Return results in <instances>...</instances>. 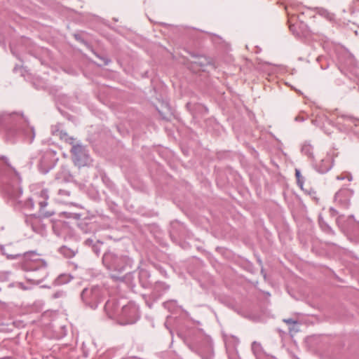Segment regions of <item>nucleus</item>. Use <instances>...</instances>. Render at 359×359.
I'll return each instance as SVG.
<instances>
[{"label": "nucleus", "mask_w": 359, "mask_h": 359, "mask_svg": "<svg viewBox=\"0 0 359 359\" xmlns=\"http://www.w3.org/2000/svg\"><path fill=\"white\" fill-rule=\"evenodd\" d=\"M38 203L39 205V217H49L53 215V212L46 211L45 208L48 205V192L46 189H43L37 194Z\"/></svg>", "instance_id": "nucleus-6"}, {"label": "nucleus", "mask_w": 359, "mask_h": 359, "mask_svg": "<svg viewBox=\"0 0 359 359\" xmlns=\"http://www.w3.org/2000/svg\"><path fill=\"white\" fill-rule=\"evenodd\" d=\"M322 231L325 233H330L332 231L330 226H320Z\"/></svg>", "instance_id": "nucleus-21"}, {"label": "nucleus", "mask_w": 359, "mask_h": 359, "mask_svg": "<svg viewBox=\"0 0 359 359\" xmlns=\"http://www.w3.org/2000/svg\"><path fill=\"white\" fill-rule=\"evenodd\" d=\"M55 201L59 203L73 204L70 201V191L65 189H60L58 191Z\"/></svg>", "instance_id": "nucleus-9"}, {"label": "nucleus", "mask_w": 359, "mask_h": 359, "mask_svg": "<svg viewBox=\"0 0 359 359\" xmlns=\"http://www.w3.org/2000/svg\"><path fill=\"white\" fill-rule=\"evenodd\" d=\"M251 349L256 359H259L263 355V348L259 342L253 341L251 345Z\"/></svg>", "instance_id": "nucleus-12"}, {"label": "nucleus", "mask_w": 359, "mask_h": 359, "mask_svg": "<svg viewBox=\"0 0 359 359\" xmlns=\"http://www.w3.org/2000/svg\"><path fill=\"white\" fill-rule=\"evenodd\" d=\"M121 258H118L111 253H105L102 258L104 264L109 269L121 271L124 269L123 266H120Z\"/></svg>", "instance_id": "nucleus-7"}, {"label": "nucleus", "mask_w": 359, "mask_h": 359, "mask_svg": "<svg viewBox=\"0 0 359 359\" xmlns=\"http://www.w3.org/2000/svg\"><path fill=\"white\" fill-rule=\"evenodd\" d=\"M177 304V301L176 300H170V301H168V302H165L163 303V306L168 309L169 311H172V309L173 307H175Z\"/></svg>", "instance_id": "nucleus-16"}, {"label": "nucleus", "mask_w": 359, "mask_h": 359, "mask_svg": "<svg viewBox=\"0 0 359 359\" xmlns=\"http://www.w3.org/2000/svg\"><path fill=\"white\" fill-rule=\"evenodd\" d=\"M71 152L72 154V160L76 165L82 167L90 165L91 159L85 147L81 144H74L72 147Z\"/></svg>", "instance_id": "nucleus-3"}, {"label": "nucleus", "mask_w": 359, "mask_h": 359, "mask_svg": "<svg viewBox=\"0 0 359 359\" xmlns=\"http://www.w3.org/2000/svg\"><path fill=\"white\" fill-rule=\"evenodd\" d=\"M18 121L19 126L17 130L22 133L29 142H32L34 138V128L29 126L27 120L22 116L15 113L3 112L0 114V126H8Z\"/></svg>", "instance_id": "nucleus-2"}, {"label": "nucleus", "mask_w": 359, "mask_h": 359, "mask_svg": "<svg viewBox=\"0 0 359 359\" xmlns=\"http://www.w3.org/2000/svg\"><path fill=\"white\" fill-rule=\"evenodd\" d=\"M25 208H27V209H29V210H32L34 208V201L32 198H29L27 199L25 202Z\"/></svg>", "instance_id": "nucleus-18"}, {"label": "nucleus", "mask_w": 359, "mask_h": 359, "mask_svg": "<svg viewBox=\"0 0 359 359\" xmlns=\"http://www.w3.org/2000/svg\"><path fill=\"white\" fill-rule=\"evenodd\" d=\"M109 306V303H107V305H106V306L107 307V306Z\"/></svg>", "instance_id": "nucleus-27"}, {"label": "nucleus", "mask_w": 359, "mask_h": 359, "mask_svg": "<svg viewBox=\"0 0 359 359\" xmlns=\"http://www.w3.org/2000/svg\"><path fill=\"white\" fill-rule=\"evenodd\" d=\"M69 177V171L67 170H66L65 168H63V170L61 172H58L56 175V179H57V180L62 179L64 180H67Z\"/></svg>", "instance_id": "nucleus-15"}, {"label": "nucleus", "mask_w": 359, "mask_h": 359, "mask_svg": "<svg viewBox=\"0 0 359 359\" xmlns=\"http://www.w3.org/2000/svg\"><path fill=\"white\" fill-rule=\"evenodd\" d=\"M191 351L197 353L202 359H213L214 349L212 339L199 330H194L184 335L177 334Z\"/></svg>", "instance_id": "nucleus-1"}, {"label": "nucleus", "mask_w": 359, "mask_h": 359, "mask_svg": "<svg viewBox=\"0 0 359 359\" xmlns=\"http://www.w3.org/2000/svg\"><path fill=\"white\" fill-rule=\"evenodd\" d=\"M135 309L133 304H128L122 308L120 323L123 325L132 324L133 323V317Z\"/></svg>", "instance_id": "nucleus-8"}, {"label": "nucleus", "mask_w": 359, "mask_h": 359, "mask_svg": "<svg viewBox=\"0 0 359 359\" xmlns=\"http://www.w3.org/2000/svg\"><path fill=\"white\" fill-rule=\"evenodd\" d=\"M104 65H107V64H108V60H104Z\"/></svg>", "instance_id": "nucleus-26"}, {"label": "nucleus", "mask_w": 359, "mask_h": 359, "mask_svg": "<svg viewBox=\"0 0 359 359\" xmlns=\"http://www.w3.org/2000/svg\"><path fill=\"white\" fill-rule=\"evenodd\" d=\"M21 194H22V191L20 190H18V194L16 196L11 195V197L13 198V199H15V200H17L20 197Z\"/></svg>", "instance_id": "nucleus-23"}, {"label": "nucleus", "mask_w": 359, "mask_h": 359, "mask_svg": "<svg viewBox=\"0 0 359 359\" xmlns=\"http://www.w3.org/2000/svg\"><path fill=\"white\" fill-rule=\"evenodd\" d=\"M149 273L147 271L141 269L139 272V281L140 285L146 288L149 286V283L148 278H149Z\"/></svg>", "instance_id": "nucleus-11"}, {"label": "nucleus", "mask_w": 359, "mask_h": 359, "mask_svg": "<svg viewBox=\"0 0 359 359\" xmlns=\"http://www.w3.org/2000/svg\"><path fill=\"white\" fill-rule=\"evenodd\" d=\"M4 170H11L13 171L16 175H18L17 172L8 163L7 159L5 157H2L0 159V172L4 171Z\"/></svg>", "instance_id": "nucleus-13"}, {"label": "nucleus", "mask_w": 359, "mask_h": 359, "mask_svg": "<svg viewBox=\"0 0 359 359\" xmlns=\"http://www.w3.org/2000/svg\"><path fill=\"white\" fill-rule=\"evenodd\" d=\"M169 289L170 286L165 283L158 281L154 285L152 292L149 295L143 294H142V297L145 301L147 306L151 308L153 302L158 300Z\"/></svg>", "instance_id": "nucleus-4"}, {"label": "nucleus", "mask_w": 359, "mask_h": 359, "mask_svg": "<svg viewBox=\"0 0 359 359\" xmlns=\"http://www.w3.org/2000/svg\"><path fill=\"white\" fill-rule=\"evenodd\" d=\"M226 351H227V354L229 356V359H237L238 352H237L236 349L233 348L231 351L227 349Z\"/></svg>", "instance_id": "nucleus-17"}, {"label": "nucleus", "mask_w": 359, "mask_h": 359, "mask_svg": "<svg viewBox=\"0 0 359 359\" xmlns=\"http://www.w3.org/2000/svg\"><path fill=\"white\" fill-rule=\"evenodd\" d=\"M299 175H300V174H299V172L298 170H296V176H297V177H299Z\"/></svg>", "instance_id": "nucleus-25"}, {"label": "nucleus", "mask_w": 359, "mask_h": 359, "mask_svg": "<svg viewBox=\"0 0 359 359\" xmlns=\"http://www.w3.org/2000/svg\"><path fill=\"white\" fill-rule=\"evenodd\" d=\"M32 273L31 278L37 283H41L48 275V270L45 262L40 260L31 266Z\"/></svg>", "instance_id": "nucleus-5"}, {"label": "nucleus", "mask_w": 359, "mask_h": 359, "mask_svg": "<svg viewBox=\"0 0 359 359\" xmlns=\"http://www.w3.org/2000/svg\"><path fill=\"white\" fill-rule=\"evenodd\" d=\"M283 322L287 323L289 325H292V327H289L290 332L294 331L297 332L298 330L294 328V325L297 324V321L292 318H286L283 319Z\"/></svg>", "instance_id": "nucleus-14"}, {"label": "nucleus", "mask_w": 359, "mask_h": 359, "mask_svg": "<svg viewBox=\"0 0 359 359\" xmlns=\"http://www.w3.org/2000/svg\"><path fill=\"white\" fill-rule=\"evenodd\" d=\"M200 59H203V60H204L205 61V62H202V61H201V62H200V64H201V65H206V64L209 63V62L208 61V60H207L206 58H205V57H201Z\"/></svg>", "instance_id": "nucleus-24"}, {"label": "nucleus", "mask_w": 359, "mask_h": 359, "mask_svg": "<svg viewBox=\"0 0 359 359\" xmlns=\"http://www.w3.org/2000/svg\"><path fill=\"white\" fill-rule=\"evenodd\" d=\"M62 215H65L66 217H73L76 219H80V217L81 215L79 214H77V213H67V212H62Z\"/></svg>", "instance_id": "nucleus-19"}, {"label": "nucleus", "mask_w": 359, "mask_h": 359, "mask_svg": "<svg viewBox=\"0 0 359 359\" xmlns=\"http://www.w3.org/2000/svg\"><path fill=\"white\" fill-rule=\"evenodd\" d=\"M348 192L346 190L340 191L336 194V199L338 200L341 196L348 195Z\"/></svg>", "instance_id": "nucleus-20"}, {"label": "nucleus", "mask_w": 359, "mask_h": 359, "mask_svg": "<svg viewBox=\"0 0 359 359\" xmlns=\"http://www.w3.org/2000/svg\"><path fill=\"white\" fill-rule=\"evenodd\" d=\"M53 135L58 137L60 140L65 141L67 143L72 144V146L74 144V139L72 137L68 135V134L62 130H57L53 132Z\"/></svg>", "instance_id": "nucleus-10"}, {"label": "nucleus", "mask_w": 359, "mask_h": 359, "mask_svg": "<svg viewBox=\"0 0 359 359\" xmlns=\"http://www.w3.org/2000/svg\"><path fill=\"white\" fill-rule=\"evenodd\" d=\"M4 254L7 255V257H11V258H15L17 257H18L20 255V253H17V254H8L6 252H4Z\"/></svg>", "instance_id": "nucleus-22"}]
</instances>
